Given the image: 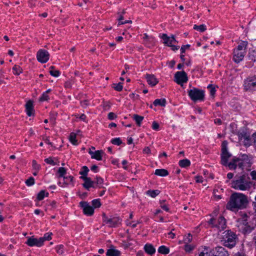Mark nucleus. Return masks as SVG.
I'll return each instance as SVG.
<instances>
[{"mask_svg": "<svg viewBox=\"0 0 256 256\" xmlns=\"http://www.w3.org/2000/svg\"><path fill=\"white\" fill-rule=\"evenodd\" d=\"M44 162L50 164L52 166H55L56 164L54 161L52 159V158L49 157L48 158H46L44 160Z\"/></svg>", "mask_w": 256, "mask_h": 256, "instance_id": "49", "label": "nucleus"}, {"mask_svg": "<svg viewBox=\"0 0 256 256\" xmlns=\"http://www.w3.org/2000/svg\"><path fill=\"white\" fill-rule=\"evenodd\" d=\"M80 178L84 180V183L82 184V186L87 190H89L90 188H96L94 185V181L92 180L90 177H80Z\"/></svg>", "mask_w": 256, "mask_h": 256, "instance_id": "12", "label": "nucleus"}, {"mask_svg": "<svg viewBox=\"0 0 256 256\" xmlns=\"http://www.w3.org/2000/svg\"><path fill=\"white\" fill-rule=\"evenodd\" d=\"M188 95L194 102L202 101L204 98V92L196 88H193L188 90Z\"/></svg>", "mask_w": 256, "mask_h": 256, "instance_id": "4", "label": "nucleus"}, {"mask_svg": "<svg viewBox=\"0 0 256 256\" xmlns=\"http://www.w3.org/2000/svg\"><path fill=\"white\" fill-rule=\"evenodd\" d=\"M244 90L246 91L252 92L256 90V76H252L247 78L244 81Z\"/></svg>", "mask_w": 256, "mask_h": 256, "instance_id": "6", "label": "nucleus"}, {"mask_svg": "<svg viewBox=\"0 0 256 256\" xmlns=\"http://www.w3.org/2000/svg\"><path fill=\"white\" fill-rule=\"evenodd\" d=\"M248 45V42L246 41H242L240 42L237 48L234 50H238V51H244L246 52V50Z\"/></svg>", "mask_w": 256, "mask_h": 256, "instance_id": "24", "label": "nucleus"}, {"mask_svg": "<svg viewBox=\"0 0 256 256\" xmlns=\"http://www.w3.org/2000/svg\"><path fill=\"white\" fill-rule=\"evenodd\" d=\"M48 98V95L46 92H44L42 96L40 98V100L42 102L44 100H47Z\"/></svg>", "mask_w": 256, "mask_h": 256, "instance_id": "52", "label": "nucleus"}, {"mask_svg": "<svg viewBox=\"0 0 256 256\" xmlns=\"http://www.w3.org/2000/svg\"><path fill=\"white\" fill-rule=\"evenodd\" d=\"M214 227L217 228L220 230H224L226 228V220L223 216H220L216 220Z\"/></svg>", "mask_w": 256, "mask_h": 256, "instance_id": "13", "label": "nucleus"}, {"mask_svg": "<svg viewBox=\"0 0 256 256\" xmlns=\"http://www.w3.org/2000/svg\"><path fill=\"white\" fill-rule=\"evenodd\" d=\"M82 170L79 172V174L81 175L80 177H88V173L89 172V169L86 166H83Z\"/></svg>", "mask_w": 256, "mask_h": 256, "instance_id": "32", "label": "nucleus"}, {"mask_svg": "<svg viewBox=\"0 0 256 256\" xmlns=\"http://www.w3.org/2000/svg\"><path fill=\"white\" fill-rule=\"evenodd\" d=\"M194 29L198 30L200 32H204L206 30V26L204 24H200V26L194 24Z\"/></svg>", "mask_w": 256, "mask_h": 256, "instance_id": "37", "label": "nucleus"}, {"mask_svg": "<svg viewBox=\"0 0 256 256\" xmlns=\"http://www.w3.org/2000/svg\"><path fill=\"white\" fill-rule=\"evenodd\" d=\"M56 248V252L58 254H63V252H64V246L63 245L58 246Z\"/></svg>", "mask_w": 256, "mask_h": 256, "instance_id": "51", "label": "nucleus"}, {"mask_svg": "<svg viewBox=\"0 0 256 256\" xmlns=\"http://www.w3.org/2000/svg\"><path fill=\"white\" fill-rule=\"evenodd\" d=\"M132 118L136 121L137 125L140 126L141 122L144 120V116H139L136 114H134L132 116Z\"/></svg>", "mask_w": 256, "mask_h": 256, "instance_id": "28", "label": "nucleus"}, {"mask_svg": "<svg viewBox=\"0 0 256 256\" xmlns=\"http://www.w3.org/2000/svg\"><path fill=\"white\" fill-rule=\"evenodd\" d=\"M179 166L182 168H186L190 166V162L188 159H184L179 161Z\"/></svg>", "mask_w": 256, "mask_h": 256, "instance_id": "30", "label": "nucleus"}, {"mask_svg": "<svg viewBox=\"0 0 256 256\" xmlns=\"http://www.w3.org/2000/svg\"><path fill=\"white\" fill-rule=\"evenodd\" d=\"M250 176H252V179L256 180V170H252L250 172Z\"/></svg>", "mask_w": 256, "mask_h": 256, "instance_id": "61", "label": "nucleus"}, {"mask_svg": "<svg viewBox=\"0 0 256 256\" xmlns=\"http://www.w3.org/2000/svg\"><path fill=\"white\" fill-rule=\"evenodd\" d=\"M152 128L154 130H158L159 129V124L158 122L154 121L152 122Z\"/></svg>", "mask_w": 256, "mask_h": 256, "instance_id": "53", "label": "nucleus"}, {"mask_svg": "<svg viewBox=\"0 0 256 256\" xmlns=\"http://www.w3.org/2000/svg\"><path fill=\"white\" fill-rule=\"evenodd\" d=\"M215 249L218 256H229L228 252L224 248L217 246Z\"/></svg>", "mask_w": 256, "mask_h": 256, "instance_id": "20", "label": "nucleus"}, {"mask_svg": "<svg viewBox=\"0 0 256 256\" xmlns=\"http://www.w3.org/2000/svg\"><path fill=\"white\" fill-rule=\"evenodd\" d=\"M161 38L164 40V44H166V46H168L171 47L172 48V50L175 51L176 50H178L179 48H180L179 46H176L174 45L170 44H168V42L170 40V38L169 36H168V35L166 34H162V36Z\"/></svg>", "mask_w": 256, "mask_h": 256, "instance_id": "15", "label": "nucleus"}, {"mask_svg": "<svg viewBox=\"0 0 256 256\" xmlns=\"http://www.w3.org/2000/svg\"><path fill=\"white\" fill-rule=\"evenodd\" d=\"M106 254L107 256H120V252L118 250L114 248V246L111 245L110 248L108 250Z\"/></svg>", "mask_w": 256, "mask_h": 256, "instance_id": "19", "label": "nucleus"}, {"mask_svg": "<svg viewBox=\"0 0 256 256\" xmlns=\"http://www.w3.org/2000/svg\"><path fill=\"white\" fill-rule=\"evenodd\" d=\"M64 184L68 185L69 183V182H72L73 180L74 177L70 176H64Z\"/></svg>", "mask_w": 256, "mask_h": 256, "instance_id": "43", "label": "nucleus"}, {"mask_svg": "<svg viewBox=\"0 0 256 256\" xmlns=\"http://www.w3.org/2000/svg\"><path fill=\"white\" fill-rule=\"evenodd\" d=\"M170 41L168 42V44H172V42H174V43H178V41L176 40L175 38H174V35H172V36L171 37H170Z\"/></svg>", "mask_w": 256, "mask_h": 256, "instance_id": "59", "label": "nucleus"}, {"mask_svg": "<svg viewBox=\"0 0 256 256\" xmlns=\"http://www.w3.org/2000/svg\"><path fill=\"white\" fill-rule=\"evenodd\" d=\"M52 232H48L44 234L43 237L40 238V239H42V243L44 244V242L45 240H50L52 239Z\"/></svg>", "mask_w": 256, "mask_h": 256, "instance_id": "38", "label": "nucleus"}, {"mask_svg": "<svg viewBox=\"0 0 256 256\" xmlns=\"http://www.w3.org/2000/svg\"><path fill=\"white\" fill-rule=\"evenodd\" d=\"M192 240V236L190 234H188V235L184 238V241L185 244H188Z\"/></svg>", "mask_w": 256, "mask_h": 256, "instance_id": "48", "label": "nucleus"}, {"mask_svg": "<svg viewBox=\"0 0 256 256\" xmlns=\"http://www.w3.org/2000/svg\"><path fill=\"white\" fill-rule=\"evenodd\" d=\"M64 86L66 88H70L72 87V83L70 81H67L64 84Z\"/></svg>", "mask_w": 256, "mask_h": 256, "instance_id": "64", "label": "nucleus"}, {"mask_svg": "<svg viewBox=\"0 0 256 256\" xmlns=\"http://www.w3.org/2000/svg\"><path fill=\"white\" fill-rule=\"evenodd\" d=\"M102 216L103 222L108 224L110 227H116L120 224L121 220L118 217L108 218L104 213L102 214Z\"/></svg>", "mask_w": 256, "mask_h": 256, "instance_id": "7", "label": "nucleus"}, {"mask_svg": "<svg viewBox=\"0 0 256 256\" xmlns=\"http://www.w3.org/2000/svg\"><path fill=\"white\" fill-rule=\"evenodd\" d=\"M26 244L30 246H36L38 247L42 246L43 244L42 243V239L36 238L34 236L30 237L28 238Z\"/></svg>", "mask_w": 256, "mask_h": 256, "instance_id": "11", "label": "nucleus"}, {"mask_svg": "<svg viewBox=\"0 0 256 256\" xmlns=\"http://www.w3.org/2000/svg\"><path fill=\"white\" fill-rule=\"evenodd\" d=\"M26 114L28 116H30L34 115V106L33 102L29 100L26 104Z\"/></svg>", "mask_w": 256, "mask_h": 256, "instance_id": "18", "label": "nucleus"}, {"mask_svg": "<svg viewBox=\"0 0 256 256\" xmlns=\"http://www.w3.org/2000/svg\"><path fill=\"white\" fill-rule=\"evenodd\" d=\"M70 140L73 144H74V145L78 144L77 140L76 139V134L72 132L70 134Z\"/></svg>", "mask_w": 256, "mask_h": 256, "instance_id": "39", "label": "nucleus"}, {"mask_svg": "<svg viewBox=\"0 0 256 256\" xmlns=\"http://www.w3.org/2000/svg\"><path fill=\"white\" fill-rule=\"evenodd\" d=\"M92 207L94 208H100L101 206V203L100 202V199H95L92 200Z\"/></svg>", "mask_w": 256, "mask_h": 256, "instance_id": "41", "label": "nucleus"}, {"mask_svg": "<svg viewBox=\"0 0 256 256\" xmlns=\"http://www.w3.org/2000/svg\"><path fill=\"white\" fill-rule=\"evenodd\" d=\"M26 184L28 186H31L34 184V179L33 177L31 176L26 181Z\"/></svg>", "mask_w": 256, "mask_h": 256, "instance_id": "45", "label": "nucleus"}, {"mask_svg": "<svg viewBox=\"0 0 256 256\" xmlns=\"http://www.w3.org/2000/svg\"><path fill=\"white\" fill-rule=\"evenodd\" d=\"M146 78L148 83L152 86H156L158 82V80L154 74H146Z\"/></svg>", "mask_w": 256, "mask_h": 256, "instance_id": "16", "label": "nucleus"}, {"mask_svg": "<svg viewBox=\"0 0 256 256\" xmlns=\"http://www.w3.org/2000/svg\"><path fill=\"white\" fill-rule=\"evenodd\" d=\"M116 118V114L114 112H110L108 114V118L110 120H112Z\"/></svg>", "mask_w": 256, "mask_h": 256, "instance_id": "57", "label": "nucleus"}, {"mask_svg": "<svg viewBox=\"0 0 256 256\" xmlns=\"http://www.w3.org/2000/svg\"><path fill=\"white\" fill-rule=\"evenodd\" d=\"M13 73L15 75H19L22 72V69L18 65H14L12 68Z\"/></svg>", "mask_w": 256, "mask_h": 256, "instance_id": "34", "label": "nucleus"}, {"mask_svg": "<svg viewBox=\"0 0 256 256\" xmlns=\"http://www.w3.org/2000/svg\"><path fill=\"white\" fill-rule=\"evenodd\" d=\"M158 252L161 254H166L170 252V249L164 246H162L158 248Z\"/></svg>", "mask_w": 256, "mask_h": 256, "instance_id": "29", "label": "nucleus"}, {"mask_svg": "<svg viewBox=\"0 0 256 256\" xmlns=\"http://www.w3.org/2000/svg\"><path fill=\"white\" fill-rule=\"evenodd\" d=\"M208 222L209 224H212V226L214 227V224L216 223V220L214 218H212Z\"/></svg>", "mask_w": 256, "mask_h": 256, "instance_id": "63", "label": "nucleus"}, {"mask_svg": "<svg viewBox=\"0 0 256 256\" xmlns=\"http://www.w3.org/2000/svg\"><path fill=\"white\" fill-rule=\"evenodd\" d=\"M248 224V222H247L246 220H243V224L244 225V228H243V230L245 232L250 233L253 230L254 228L250 226Z\"/></svg>", "mask_w": 256, "mask_h": 256, "instance_id": "26", "label": "nucleus"}, {"mask_svg": "<svg viewBox=\"0 0 256 256\" xmlns=\"http://www.w3.org/2000/svg\"><path fill=\"white\" fill-rule=\"evenodd\" d=\"M160 193V191L158 190H148L146 192V194L150 196L152 198H154L156 197Z\"/></svg>", "mask_w": 256, "mask_h": 256, "instance_id": "31", "label": "nucleus"}, {"mask_svg": "<svg viewBox=\"0 0 256 256\" xmlns=\"http://www.w3.org/2000/svg\"><path fill=\"white\" fill-rule=\"evenodd\" d=\"M237 135L238 137L239 140L240 141L242 140H249L250 138V134L246 130L244 129L239 130L238 132Z\"/></svg>", "mask_w": 256, "mask_h": 256, "instance_id": "17", "label": "nucleus"}, {"mask_svg": "<svg viewBox=\"0 0 256 256\" xmlns=\"http://www.w3.org/2000/svg\"><path fill=\"white\" fill-rule=\"evenodd\" d=\"M246 174L236 177V180L231 184V187L235 190H246L250 188V183L247 180Z\"/></svg>", "mask_w": 256, "mask_h": 256, "instance_id": "2", "label": "nucleus"}, {"mask_svg": "<svg viewBox=\"0 0 256 256\" xmlns=\"http://www.w3.org/2000/svg\"><path fill=\"white\" fill-rule=\"evenodd\" d=\"M114 86H113V88L115 90H117L118 92H120L122 90V83L119 82L118 84H114Z\"/></svg>", "mask_w": 256, "mask_h": 256, "instance_id": "46", "label": "nucleus"}, {"mask_svg": "<svg viewBox=\"0 0 256 256\" xmlns=\"http://www.w3.org/2000/svg\"><path fill=\"white\" fill-rule=\"evenodd\" d=\"M194 247L190 244H186L184 246V250L186 252H190L192 250Z\"/></svg>", "mask_w": 256, "mask_h": 256, "instance_id": "54", "label": "nucleus"}, {"mask_svg": "<svg viewBox=\"0 0 256 256\" xmlns=\"http://www.w3.org/2000/svg\"><path fill=\"white\" fill-rule=\"evenodd\" d=\"M174 81L181 86L183 84L186 83L188 80V77L186 73L184 71H178L174 74Z\"/></svg>", "mask_w": 256, "mask_h": 256, "instance_id": "8", "label": "nucleus"}, {"mask_svg": "<svg viewBox=\"0 0 256 256\" xmlns=\"http://www.w3.org/2000/svg\"><path fill=\"white\" fill-rule=\"evenodd\" d=\"M164 202H165V200H160V207L162 208L164 210H166V212H168L169 208H168V206L164 204Z\"/></svg>", "mask_w": 256, "mask_h": 256, "instance_id": "50", "label": "nucleus"}, {"mask_svg": "<svg viewBox=\"0 0 256 256\" xmlns=\"http://www.w3.org/2000/svg\"><path fill=\"white\" fill-rule=\"evenodd\" d=\"M240 161V159L239 158H233L232 162L228 164L227 166H228L230 169H236L237 166L236 163Z\"/></svg>", "mask_w": 256, "mask_h": 256, "instance_id": "25", "label": "nucleus"}, {"mask_svg": "<svg viewBox=\"0 0 256 256\" xmlns=\"http://www.w3.org/2000/svg\"><path fill=\"white\" fill-rule=\"evenodd\" d=\"M144 250L146 252L150 255H152L156 252V249L152 244H146L144 246Z\"/></svg>", "mask_w": 256, "mask_h": 256, "instance_id": "21", "label": "nucleus"}, {"mask_svg": "<svg viewBox=\"0 0 256 256\" xmlns=\"http://www.w3.org/2000/svg\"><path fill=\"white\" fill-rule=\"evenodd\" d=\"M58 178H64L66 174V170L64 168L60 167L58 168Z\"/></svg>", "mask_w": 256, "mask_h": 256, "instance_id": "40", "label": "nucleus"}, {"mask_svg": "<svg viewBox=\"0 0 256 256\" xmlns=\"http://www.w3.org/2000/svg\"><path fill=\"white\" fill-rule=\"evenodd\" d=\"M32 166L33 169L36 171H38L40 168V164H37L36 160H32Z\"/></svg>", "mask_w": 256, "mask_h": 256, "instance_id": "47", "label": "nucleus"}, {"mask_svg": "<svg viewBox=\"0 0 256 256\" xmlns=\"http://www.w3.org/2000/svg\"><path fill=\"white\" fill-rule=\"evenodd\" d=\"M155 106H164L166 104V100L164 98L162 99H156L153 102Z\"/></svg>", "mask_w": 256, "mask_h": 256, "instance_id": "27", "label": "nucleus"}, {"mask_svg": "<svg viewBox=\"0 0 256 256\" xmlns=\"http://www.w3.org/2000/svg\"><path fill=\"white\" fill-rule=\"evenodd\" d=\"M248 202L247 197L244 194L238 192L233 193L226 204L228 210L234 211L246 208Z\"/></svg>", "mask_w": 256, "mask_h": 256, "instance_id": "1", "label": "nucleus"}, {"mask_svg": "<svg viewBox=\"0 0 256 256\" xmlns=\"http://www.w3.org/2000/svg\"><path fill=\"white\" fill-rule=\"evenodd\" d=\"M111 142L114 145L120 146L122 144V141L120 138H113L111 140Z\"/></svg>", "mask_w": 256, "mask_h": 256, "instance_id": "42", "label": "nucleus"}, {"mask_svg": "<svg viewBox=\"0 0 256 256\" xmlns=\"http://www.w3.org/2000/svg\"><path fill=\"white\" fill-rule=\"evenodd\" d=\"M208 88L210 89V95L212 96H214L216 91L215 87L212 84H209L208 86Z\"/></svg>", "mask_w": 256, "mask_h": 256, "instance_id": "44", "label": "nucleus"}, {"mask_svg": "<svg viewBox=\"0 0 256 256\" xmlns=\"http://www.w3.org/2000/svg\"><path fill=\"white\" fill-rule=\"evenodd\" d=\"M80 204L83 208V212L84 214L88 216H91L94 214V208L88 202H81Z\"/></svg>", "mask_w": 256, "mask_h": 256, "instance_id": "10", "label": "nucleus"}, {"mask_svg": "<svg viewBox=\"0 0 256 256\" xmlns=\"http://www.w3.org/2000/svg\"><path fill=\"white\" fill-rule=\"evenodd\" d=\"M50 73L52 76H54V77H58L60 76V71L58 70H54V66H50Z\"/></svg>", "mask_w": 256, "mask_h": 256, "instance_id": "33", "label": "nucleus"}, {"mask_svg": "<svg viewBox=\"0 0 256 256\" xmlns=\"http://www.w3.org/2000/svg\"><path fill=\"white\" fill-rule=\"evenodd\" d=\"M104 154V152L102 150H96L94 152V155H92V158L98 160H102V155Z\"/></svg>", "mask_w": 256, "mask_h": 256, "instance_id": "23", "label": "nucleus"}, {"mask_svg": "<svg viewBox=\"0 0 256 256\" xmlns=\"http://www.w3.org/2000/svg\"><path fill=\"white\" fill-rule=\"evenodd\" d=\"M228 144L226 140L222 144L221 164L224 166H227L228 159L232 156V154L228 152Z\"/></svg>", "mask_w": 256, "mask_h": 256, "instance_id": "5", "label": "nucleus"}, {"mask_svg": "<svg viewBox=\"0 0 256 256\" xmlns=\"http://www.w3.org/2000/svg\"><path fill=\"white\" fill-rule=\"evenodd\" d=\"M206 250V252H202L199 254L198 256H209V253L208 252L207 249L205 248Z\"/></svg>", "mask_w": 256, "mask_h": 256, "instance_id": "62", "label": "nucleus"}, {"mask_svg": "<svg viewBox=\"0 0 256 256\" xmlns=\"http://www.w3.org/2000/svg\"><path fill=\"white\" fill-rule=\"evenodd\" d=\"M143 38L144 41L146 40H150V41L154 40V39L153 37L148 36L146 34H144Z\"/></svg>", "mask_w": 256, "mask_h": 256, "instance_id": "60", "label": "nucleus"}, {"mask_svg": "<svg viewBox=\"0 0 256 256\" xmlns=\"http://www.w3.org/2000/svg\"><path fill=\"white\" fill-rule=\"evenodd\" d=\"M94 184L96 183V188H101L100 185L103 184L104 180L100 176H96L95 178Z\"/></svg>", "mask_w": 256, "mask_h": 256, "instance_id": "36", "label": "nucleus"}, {"mask_svg": "<svg viewBox=\"0 0 256 256\" xmlns=\"http://www.w3.org/2000/svg\"><path fill=\"white\" fill-rule=\"evenodd\" d=\"M236 239V235L230 230H228L222 233L221 242L224 246L232 248L235 246Z\"/></svg>", "mask_w": 256, "mask_h": 256, "instance_id": "3", "label": "nucleus"}, {"mask_svg": "<svg viewBox=\"0 0 256 256\" xmlns=\"http://www.w3.org/2000/svg\"><path fill=\"white\" fill-rule=\"evenodd\" d=\"M250 140L251 138H250L249 140L246 139L245 140H244L243 141V144L246 146H249L250 145Z\"/></svg>", "mask_w": 256, "mask_h": 256, "instance_id": "58", "label": "nucleus"}, {"mask_svg": "<svg viewBox=\"0 0 256 256\" xmlns=\"http://www.w3.org/2000/svg\"><path fill=\"white\" fill-rule=\"evenodd\" d=\"M80 104L83 108H86L89 105L88 100H85L80 102Z\"/></svg>", "mask_w": 256, "mask_h": 256, "instance_id": "55", "label": "nucleus"}, {"mask_svg": "<svg viewBox=\"0 0 256 256\" xmlns=\"http://www.w3.org/2000/svg\"><path fill=\"white\" fill-rule=\"evenodd\" d=\"M46 194V192L44 190H42L41 191H40L38 195H37V199L38 200H42L44 199V198L45 196H48V192H46V194Z\"/></svg>", "mask_w": 256, "mask_h": 256, "instance_id": "35", "label": "nucleus"}, {"mask_svg": "<svg viewBox=\"0 0 256 256\" xmlns=\"http://www.w3.org/2000/svg\"><path fill=\"white\" fill-rule=\"evenodd\" d=\"M154 174L160 176H166L168 175V172L166 169H156L155 170Z\"/></svg>", "mask_w": 256, "mask_h": 256, "instance_id": "22", "label": "nucleus"}, {"mask_svg": "<svg viewBox=\"0 0 256 256\" xmlns=\"http://www.w3.org/2000/svg\"><path fill=\"white\" fill-rule=\"evenodd\" d=\"M49 57L50 54L48 52L45 50L40 49L37 52V60L42 64L46 62L49 60Z\"/></svg>", "mask_w": 256, "mask_h": 256, "instance_id": "9", "label": "nucleus"}, {"mask_svg": "<svg viewBox=\"0 0 256 256\" xmlns=\"http://www.w3.org/2000/svg\"><path fill=\"white\" fill-rule=\"evenodd\" d=\"M190 47V44L183 45L180 48L181 53H184L186 50L188 48Z\"/></svg>", "mask_w": 256, "mask_h": 256, "instance_id": "56", "label": "nucleus"}, {"mask_svg": "<svg viewBox=\"0 0 256 256\" xmlns=\"http://www.w3.org/2000/svg\"><path fill=\"white\" fill-rule=\"evenodd\" d=\"M246 52L244 51H238V50H234L233 52V60L236 63H239L242 61L244 56Z\"/></svg>", "mask_w": 256, "mask_h": 256, "instance_id": "14", "label": "nucleus"}]
</instances>
